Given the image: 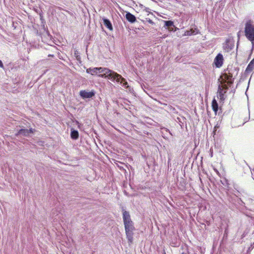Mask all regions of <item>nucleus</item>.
Segmentation results:
<instances>
[{"mask_svg": "<svg viewBox=\"0 0 254 254\" xmlns=\"http://www.w3.org/2000/svg\"><path fill=\"white\" fill-rule=\"evenodd\" d=\"M86 72L91 75L97 74L98 76L101 78H107L111 81L120 83L130 93L133 91V88H131L128 84L126 79L121 75L116 72L110 69L109 68L103 67L88 68L86 69Z\"/></svg>", "mask_w": 254, "mask_h": 254, "instance_id": "nucleus-1", "label": "nucleus"}, {"mask_svg": "<svg viewBox=\"0 0 254 254\" xmlns=\"http://www.w3.org/2000/svg\"><path fill=\"white\" fill-rule=\"evenodd\" d=\"M245 35L246 37L251 42L252 48H254V24L252 21L246 22L245 26Z\"/></svg>", "mask_w": 254, "mask_h": 254, "instance_id": "nucleus-2", "label": "nucleus"}, {"mask_svg": "<svg viewBox=\"0 0 254 254\" xmlns=\"http://www.w3.org/2000/svg\"><path fill=\"white\" fill-rule=\"evenodd\" d=\"M124 224L127 238L129 243H132L133 241V231L135 230L133 223L132 221H130L129 223L127 222Z\"/></svg>", "mask_w": 254, "mask_h": 254, "instance_id": "nucleus-3", "label": "nucleus"}, {"mask_svg": "<svg viewBox=\"0 0 254 254\" xmlns=\"http://www.w3.org/2000/svg\"><path fill=\"white\" fill-rule=\"evenodd\" d=\"M95 95V91L93 90L90 91L84 90L79 92V95L83 99L92 98Z\"/></svg>", "mask_w": 254, "mask_h": 254, "instance_id": "nucleus-4", "label": "nucleus"}, {"mask_svg": "<svg viewBox=\"0 0 254 254\" xmlns=\"http://www.w3.org/2000/svg\"><path fill=\"white\" fill-rule=\"evenodd\" d=\"M35 131V129L32 128H30L29 129L21 128L17 131V132L15 134V135L16 136L22 135L23 136L27 137L29 136L30 134L34 133Z\"/></svg>", "mask_w": 254, "mask_h": 254, "instance_id": "nucleus-5", "label": "nucleus"}, {"mask_svg": "<svg viewBox=\"0 0 254 254\" xmlns=\"http://www.w3.org/2000/svg\"><path fill=\"white\" fill-rule=\"evenodd\" d=\"M234 47V42L231 39H227L223 44V50L226 52H230Z\"/></svg>", "mask_w": 254, "mask_h": 254, "instance_id": "nucleus-6", "label": "nucleus"}, {"mask_svg": "<svg viewBox=\"0 0 254 254\" xmlns=\"http://www.w3.org/2000/svg\"><path fill=\"white\" fill-rule=\"evenodd\" d=\"M223 61L224 59L223 55L220 53L217 54L214 60V64L215 66L217 68L221 67L223 64Z\"/></svg>", "mask_w": 254, "mask_h": 254, "instance_id": "nucleus-7", "label": "nucleus"}, {"mask_svg": "<svg viewBox=\"0 0 254 254\" xmlns=\"http://www.w3.org/2000/svg\"><path fill=\"white\" fill-rule=\"evenodd\" d=\"M223 75L224 78L225 82L229 86H230L233 82L232 80V74L230 73V71L228 72H225Z\"/></svg>", "mask_w": 254, "mask_h": 254, "instance_id": "nucleus-8", "label": "nucleus"}, {"mask_svg": "<svg viewBox=\"0 0 254 254\" xmlns=\"http://www.w3.org/2000/svg\"><path fill=\"white\" fill-rule=\"evenodd\" d=\"M123 219L124 223L127 222L129 223L130 221H132L129 212L126 211L124 207L122 208Z\"/></svg>", "mask_w": 254, "mask_h": 254, "instance_id": "nucleus-9", "label": "nucleus"}, {"mask_svg": "<svg viewBox=\"0 0 254 254\" xmlns=\"http://www.w3.org/2000/svg\"><path fill=\"white\" fill-rule=\"evenodd\" d=\"M125 16L127 20L131 23H134L136 20V17L129 12H126Z\"/></svg>", "mask_w": 254, "mask_h": 254, "instance_id": "nucleus-10", "label": "nucleus"}, {"mask_svg": "<svg viewBox=\"0 0 254 254\" xmlns=\"http://www.w3.org/2000/svg\"><path fill=\"white\" fill-rule=\"evenodd\" d=\"M103 23V24L110 30L112 31L113 30V27L112 26V24L110 20L106 18L103 17L102 18Z\"/></svg>", "mask_w": 254, "mask_h": 254, "instance_id": "nucleus-11", "label": "nucleus"}, {"mask_svg": "<svg viewBox=\"0 0 254 254\" xmlns=\"http://www.w3.org/2000/svg\"><path fill=\"white\" fill-rule=\"evenodd\" d=\"M70 137L73 140H76L79 137V133L77 130L73 128L71 129Z\"/></svg>", "mask_w": 254, "mask_h": 254, "instance_id": "nucleus-12", "label": "nucleus"}, {"mask_svg": "<svg viewBox=\"0 0 254 254\" xmlns=\"http://www.w3.org/2000/svg\"><path fill=\"white\" fill-rule=\"evenodd\" d=\"M212 107L213 111L216 114L218 110V104L215 99L212 100Z\"/></svg>", "mask_w": 254, "mask_h": 254, "instance_id": "nucleus-13", "label": "nucleus"}, {"mask_svg": "<svg viewBox=\"0 0 254 254\" xmlns=\"http://www.w3.org/2000/svg\"><path fill=\"white\" fill-rule=\"evenodd\" d=\"M197 33H198V31L196 29H195V30L190 29V30H187L185 32V35H187V36H191L192 35L196 34Z\"/></svg>", "mask_w": 254, "mask_h": 254, "instance_id": "nucleus-14", "label": "nucleus"}, {"mask_svg": "<svg viewBox=\"0 0 254 254\" xmlns=\"http://www.w3.org/2000/svg\"><path fill=\"white\" fill-rule=\"evenodd\" d=\"M218 92L219 93L220 98L222 99L226 91L224 92L222 87L220 85H219Z\"/></svg>", "mask_w": 254, "mask_h": 254, "instance_id": "nucleus-15", "label": "nucleus"}, {"mask_svg": "<svg viewBox=\"0 0 254 254\" xmlns=\"http://www.w3.org/2000/svg\"><path fill=\"white\" fill-rule=\"evenodd\" d=\"M221 184L224 186H225V187L227 188V189L228 190L229 189V182H228V180H227L226 178L224 179L223 180H221Z\"/></svg>", "mask_w": 254, "mask_h": 254, "instance_id": "nucleus-16", "label": "nucleus"}, {"mask_svg": "<svg viewBox=\"0 0 254 254\" xmlns=\"http://www.w3.org/2000/svg\"><path fill=\"white\" fill-rule=\"evenodd\" d=\"M254 68V65H253V64H251V63H250L247 67L246 71H247L248 72L252 71Z\"/></svg>", "mask_w": 254, "mask_h": 254, "instance_id": "nucleus-17", "label": "nucleus"}, {"mask_svg": "<svg viewBox=\"0 0 254 254\" xmlns=\"http://www.w3.org/2000/svg\"><path fill=\"white\" fill-rule=\"evenodd\" d=\"M164 22H165V25L166 27H170L174 26V22H173V21H172L171 20L165 21Z\"/></svg>", "mask_w": 254, "mask_h": 254, "instance_id": "nucleus-18", "label": "nucleus"}, {"mask_svg": "<svg viewBox=\"0 0 254 254\" xmlns=\"http://www.w3.org/2000/svg\"><path fill=\"white\" fill-rule=\"evenodd\" d=\"M228 228H226L225 229V230H224V232L223 239H227V237H228Z\"/></svg>", "mask_w": 254, "mask_h": 254, "instance_id": "nucleus-19", "label": "nucleus"}, {"mask_svg": "<svg viewBox=\"0 0 254 254\" xmlns=\"http://www.w3.org/2000/svg\"><path fill=\"white\" fill-rule=\"evenodd\" d=\"M237 202L241 206H245V203L242 200L241 198H238Z\"/></svg>", "mask_w": 254, "mask_h": 254, "instance_id": "nucleus-20", "label": "nucleus"}, {"mask_svg": "<svg viewBox=\"0 0 254 254\" xmlns=\"http://www.w3.org/2000/svg\"><path fill=\"white\" fill-rule=\"evenodd\" d=\"M146 22H148L149 23L151 24V25H154L155 23L151 19L146 18Z\"/></svg>", "mask_w": 254, "mask_h": 254, "instance_id": "nucleus-21", "label": "nucleus"}, {"mask_svg": "<svg viewBox=\"0 0 254 254\" xmlns=\"http://www.w3.org/2000/svg\"><path fill=\"white\" fill-rule=\"evenodd\" d=\"M78 53L77 51H75L74 55L76 58V59L78 60V59H80V56L78 55Z\"/></svg>", "mask_w": 254, "mask_h": 254, "instance_id": "nucleus-22", "label": "nucleus"}, {"mask_svg": "<svg viewBox=\"0 0 254 254\" xmlns=\"http://www.w3.org/2000/svg\"><path fill=\"white\" fill-rule=\"evenodd\" d=\"M0 67L4 68L2 62L0 60Z\"/></svg>", "mask_w": 254, "mask_h": 254, "instance_id": "nucleus-23", "label": "nucleus"}, {"mask_svg": "<svg viewBox=\"0 0 254 254\" xmlns=\"http://www.w3.org/2000/svg\"><path fill=\"white\" fill-rule=\"evenodd\" d=\"M250 63H251V64L254 65V58L250 62Z\"/></svg>", "mask_w": 254, "mask_h": 254, "instance_id": "nucleus-24", "label": "nucleus"}, {"mask_svg": "<svg viewBox=\"0 0 254 254\" xmlns=\"http://www.w3.org/2000/svg\"><path fill=\"white\" fill-rule=\"evenodd\" d=\"M54 56V55H51V54H49L48 55V57H53Z\"/></svg>", "mask_w": 254, "mask_h": 254, "instance_id": "nucleus-25", "label": "nucleus"}, {"mask_svg": "<svg viewBox=\"0 0 254 254\" xmlns=\"http://www.w3.org/2000/svg\"><path fill=\"white\" fill-rule=\"evenodd\" d=\"M39 15H40V19H42V18L43 17L42 14L41 13H40Z\"/></svg>", "mask_w": 254, "mask_h": 254, "instance_id": "nucleus-26", "label": "nucleus"}, {"mask_svg": "<svg viewBox=\"0 0 254 254\" xmlns=\"http://www.w3.org/2000/svg\"><path fill=\"white\" fill-rule=\"evenodd\" d=\"M254 247V246L252 248V247H250L249 248V250H251V248H252L251 249H253V247Z\"/></svg>", "mask_w": 254, "mask_h": 254, "instance_id": "nucleus-27", "label": "nucleus"}, {"mask_svg": "<svg viewBox=\"0 0 254 254\" xmlns=\"http://www.w3.org/2000/svg\"><path fill=\"white\" fill-rule=\"evenodd\" d=\"M254 247V246L252 248V247H250L249 248V250H251V248H252L251 249H253V247Z\"/></svg>", "mask_w": 254, "mask_h": 254, "instance_id": "nucleus-28", "label": "nucleus"}, {"mask_svg": "<svg viewBox=\"0 0 254 254\" xmlns=\"http://www.w3.org/2000/svg\"><path fill=\"white\" fill-rule=\"evenodd\" d=\"M254 247V246L252 248V247H250L249 248V250H251V248H252L251 249H253V247Z\"/></svg>", "mask_w": 254, "mask_h": 254, "instance_id": "nucleus-29", "label": "nucleus"}, {"mask_svg": "<svg viewBox=\"0 0 254 254\" xmlns=\"http://www.w3.org/2000/svg\"><path fill=\"white\" fill-rule=\"evenodd\" d=\"M181 254H188V253L183 252Z\"/></svg>", "mask_w": 254, "mask_h": 254, "instance_id": "nucleus-30", "label": "nucleus"}, {"mask_svg": "<svg viewBox=\"0 0 254 254\" xmlns=\"http://www.w3.org/2000/svg\"><path fill=\"white\" fill-rule=\"evenodd\" d=\"M163 254H166V252L164 250L163 251Z\"/></svg>", "mask_w": 254, "mask_h": 254, "instance_id": "nucleus-31", "label": "nucleus"}, {"mask_svg": "<svg viewBox=\"0 0 254 254\" xmlns=\"http://www.w3.org/2000/svg\"><path fill=\"white\" fill-rule=\"evenodd\" d=\"M228 87H226V90H227V89H228Z\"/></svg>", "mask_w": 254, "mask_h": 254, "instance_id": "nucleus-32", "label": "nucleus"}, {"mask_svg": "<svg viewBox=\"0 0 254 254\" xmlns=\"http://www.w3.org/2000/svg\"><path fill=\"white\" fill-rule=\"evenodd\" d=\"M211 156H212V153L210 154Z\"/></svg>", "mask_w": 254, "mask_h": 254, "instance_id": "nucleus-33", "label": "nucleus"}]
</instances>
